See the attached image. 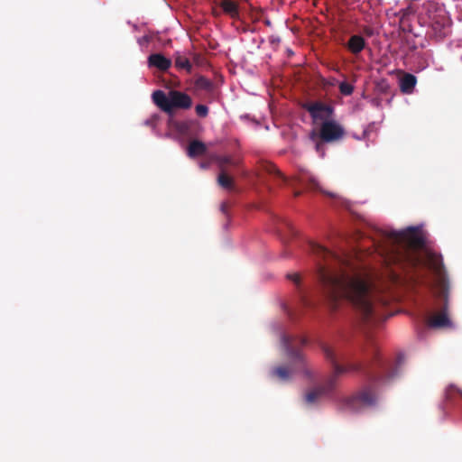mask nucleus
<instances>
[{
	"mask_svg": "<svg viewBox=\"0 0 462 462\" xmlns=\"http://www.w3.org/2000/svg\"><path fill=\"white\" fill-rule=\"evenodd\" d=\"M174 64L175 67L179 69H184L187 72H191L192 64L190 63L189 60L184 55L177 53L175 55Z\"/></svg>",
	"mask_w": 462,
	"mask_h": 462,
	"instance_id": "412c9836",
	"label": "nucleus"
},
{
	"mask_svg": "<svg viewBox=\"0 0 462 462\" xmlns=\"http://www.w3.org/2000/svg\"><path fill=\"white\" fill-rule=\"evenodd\" d=\"M417 83V79L411 73H405L400 80V88L402 93L411 94Z\"/></svg>",
	"mask_w": 462,
	"mask_h": 462,
	"instance_id": "f8f14e48",
	"label": "nucleus"
},
{
	"mask_svg": "<svg viewBox=\"0 0 462 462\" xmlns=\"http://www.w3.org/2000/svg\"><path fill=\"white\" fill-rule=\"evenodd\" d=\"M346 46L353 54H358L365 49V41L360 35H352Z\"/></svg>",
	"mask_w": 462,
	"mask_h": 462,
	"instance_id": "4468645a",
	"label": "nucleus"
},
{
	"mask_svg": "<svg viewBox=\"0 0 462 462\" xmlns=\"http://www.w3.org/2000/svg\"><path fill=\"white\" fill-rule=\"evenodd\" d=\"M446 291L447 290L445 288H443L442 293L445 298V301L447 302V291ZM428 326L432 328H451L452 327V322H451L450 319L448 318V312H447V303L445 304L443 310L440 312L432 315L428 319Z\"/></svg>",
	"mask_w": 462,
	"mask_h": 462,
	"instance_id": "1a4fd4ad",
	"label": "nucleus"
},
{
	"mask_svg": "<svg viewBox=\"0 0 462 462\" xmlns=\"http://www.w3.org/2000/svg\"><path fill=\"white\" fill-rule=\"evenodd\" d=\"M207 152L206 144L199 140H193L188 146V155L191 158L205 154Z\"/></svg>",
	"mask_w": 462,
	"mask_h": 462,
	"instance_id": "2eb2a0df",
	"label": "nucleus"
},
{
	"mask_svg": "<svg viewBox=\"0 0 462 462\" xmlns=\"http://www.w3.org/2000/svg\"><path fill=\"white\" fill-rule=\"evenodd\" d=\"M345 134L344 127L338 122L332 119L320 124L319 129H312L309 136L311 141L320 139L322 142L331 143L340 141Z\"/></svg>",
	"mask_w": 462,
	"mask_h": 462,
	"instance_id": "423d86ee",
	"label": "nucleus"
},
{
	"mask_svg": "<svg viewBox=\"0 0 462 462\" xmlns=\"http://www.w3.org/2000/svg\"><path fill=\"white\" fill-rule=\"evenodd\" d=\"M287 278L292 281L295 284L299 285L300 282V276L299 273H289L287 274Z\"/></svg>",
	"mask_w": 462,
	"mask_h": 462,
	"instance_id": "bb28decb",
	"label": "nucleus"
},
{
	"mask_svg": "<svg viewBox=\"0 0 462 462\" xmlns=\"http://www.w3.org/2000/svg\"><path fill=\"white\" fill-rule=\"evenodd\" d=\"M150 67H155L162 71H166L171 66V60L162 54H151L148 58Z\"/></svg>",
	"mask_w": 462,
	"mask_h": 462,
	"instance_id": "9d476101",
	"label": "nucleus"
},
{
	"mask_svg": "<svg viewBox=\"0 0 462 462\" xmlns=\"http://www.w3.org/2000/svg\"><path fill=\"white\" fill-rule=\"evenodd\" d=\"M213 13L215 15H219V13L216 9L213 11Z\"/></svg>",
	"mask_w": 462,
	"mask_h": 462,
	"instance_id": "7c9ffc66",
	"label": "nucleus"
},
{
	"mask_svg": "<svg viewBox=\"0 0 462 462\" xmlns=\"http://www.w3.org/2000/svg\"><path fill=\"white\" fill-rule=\"evenodd\" d=\"M195 112L199 117L205 118L208 116L209 109L206 105L199 104L195 106Z\"/></svg>",
	"mask_w": 462,
	"mask_h": 462,
	"instance_id": "5701e85b",
	"label": "nucleus"
},
{
	"mask_svg": "<svg viewBox=\"0 0 462 462\" xmlns=\"http://www.w3.org/2000/svg\"><path fill=\"white\" fill-rule=\"evenodd\" d=\"M314 142L316 143V144H315L316 151L323 156L324 155V143H326L322 142L320 139H317Z\"/></svg>",
	"mask_w": 462,
	"mask_h": 462,
	"instance_id": "a878e982",
	"label": "nucleus"
},
{
	"mask_svg": "<svg viewBox=\"0 0 462 462\" xmlns=\"http://www.w3.org/2000/svg\"><path fill=\"white\" fill-rule=\"evenodd\" d=\"M304 300V304L308 305L307 300Z\"/></svg>",
	"mask_w": 462,
	"mask_h": 462,
	"instance_id": "72a5a7b5",
	"label": "nucleus"
},
{
	"mask_svg": "<svg viewBox=\"0 0 462 462\" xmlns=\"http://www.w3.org/2000/svg\"><path fill=\"white\" fill-rule=\"evenodd\" d=\"M457 394H459L461 397H462V390H460L459 388H457L456 385L454 384H450L447 387L446 391H445V395H446V398L448 400H453V398L457 395Z\"/></svg>",
	"mask_w": 462,
	"mask_h": 462,
	"instance_id": "4be33fe9",
	"label": "nucleus"
},
{
	"mask_svg": "<svg viewBox=\"0 0 462 462\" xmlns=\"http://www.w3.org/2000/svg\"><path fill=\"white\" fill-rule=\"evenodd\" d=\"M321 349L326 358L333 366V374L326 381L305 394V402L308 404L315 403L321 396L331 393L337 383V377L348 371L360 372L372 383H384L394 376L393 371L379 356L378 348L372 344L369 349L365 351V361L351 363L343 366L337 363V358L334 351L327 345L323 344Z\"/></svg>",
	"mask_w": 462,
	"mask_h": 462,
	"instance_id": "7ed1b4c3",
	"label": "nucleus"
},
{
	"mask_svg": "<svg viewBox=\"0 0 462 462\" xmlns=\"http://www.w3.org/2000/svg\"><path fill=\"white\" fill-rule=\"evenodd\" d=\"M288 227H289V229H290V230H291V231H292V227L291 226V225H290V224H288Z\"/></svg>",
	"mask_w": 462,
	"mask_h": 462,
	"instance_id": "473e14b6",
	"label": "nucleus"
},
{
	"mask_svg": "<svg viewBox=\"0 0 462 462\" xmlns=\"http://www.w3.org/2000/svg\"><path fill=\"white\" fill-rule=\"evenodd\" d=\"M376 393L374 386L365 385L352 396L344 398L340 402V410L357 412L376 403Z\"/></svg>",
	"mask_w": 462,
	"mask_h": 462,
	"instance_id": "39448f33",
	"label": "nucleus"
},
{
	"mask_svg": "<svg viewBox=\"0 0 462 462\" xmlns=\"http://www.w3.org/2000/svg\"><path fill=\"white\" fill-rule=\"evenodd\" d=\"M310 250L319 259V281L333 308L344 298L355 307L364 322L385 319L384 309L390 302L389 297L377 288L365 271L358 270L319 244H310Z\"/></svg>",
	"mask_w": 462,
	"mask_h": 462,
	"instance_id": "f257e3e1",
	"label": "nucleus"
},
{
	"mask_svg": "<svg viewBox=\"0 0 462 462\" xmlns=\"http://www.w3.org/2000/svg\"><path fill=\"white\" fill-rule=\"evenodd\" d=\"M339 90L341 94L345 96H350L354 91V87L351 84L343 81L339 84Z\"/></svg>",
	"mask_w": 462,
	"mask_h": 462,
	"instance_id": "b1692460",
	"label": "nucleus"
},
{
	"mask_svg": "<svg viewBox=\"0 0 462 462\" xmlns=\"http://www.w3.org/2000/svg\"><path fill=\"white\" fill-rule=\"evenodd\" d=\"M365 33L368 36L372 35L373 34V31L371 28H368L366 27L365 30H364Z\"/></svg>",
	"mask_w": 462,
	"mask_h": 462,
	"instance_id": "c85d7f7f",
	"label": "nucleus"
},
{
	"mask_svg": "<svg viewBox=\"0 0 462 462\" xmlns=\"http://www.w3.org/2000/svg\"><path fill=\"white\" fill-rule=\"evenodd\" d=\"M229 208H230V205L226 201L222 202L220 205V211L225 216V217L226 218L227 221L230 220Z\"/></svg>",
	"mask_w": 462,
	"mask_h": 462,
	"instance_id": "393cba45",
	"label": "nucleus"
},
{
	"mask_svg": "<svg viewBox=\"0 0 462 462\" xmlns=\"http://www.w3.org/2000/svg\"><path fill=\"white\" fill-rule=\"evenodd\" d=\"M214 161L217 164L220 171H227L228 166L236 167L239 164L237 160H235L229 155H216Z\"/></svg>",
	"mask_w": 462,
	"mask_h": 462,
	"instance_id": "ddd939ff",
	"label": "nucleus"
},
{
	"mask_svg": "<svg viewBox=\"0 0 462 462\" xmlns=\"http://www.w3.org/2000/svg\"><path fill=\"white\" fill-rule=\"evenodd\" d=\"M298 182L300 184H308L310 189H319V185L317 179L308 172L300 173V175L298 178Z\"/></svg>",
	"mask_w": 462,
	"mask_h": 462,
	"instance_id": "aec40b11",
	"label": "nucleus"
},
{
	"mask_svg": "<svg viewBox=\"0 0 462 462\" xmlns=\"http://www.w3.org/2000/svg\"><path fill=\"white\" fill-rule=\"evenodd\" d=\"M194 87L197 90H205L207 92H212L214 90V83L204 76L196 78Z\"/></svg>",
	"mask_w": 462,
	"mask_h": 462,
	"instance_id": "a211bd4d",
	"label": "nucleus"
},
{
	"mask_svg": "<svg viewBox=\"0 0 462 462\" xmlns=\"http://www.w3.org/2000/svg\"><path fill=\"white\" fill-rule=\"evenodd\" d=\"M219 7L225 14L230 16L232 19L239 18V5L237 2L234 0H221Z\"/></svg>",
	"mask_w": 462,
	"mask_h": 462,
	"instance_id": "9b49d317",
	"label": "nucleus"
},
{
	"mask_svg": "<svg viewBox=\"0 0 462 462\" xmlns=\"http://www.w3.org/2000/svg\"><path fill=\"white\" fill-rule=\"evenodd\" d=\"M301 107L310 114L313 125H320L323 122L333 119L334 107L324 102H305L301 105Z\"/></svg>",
	"mask_w": 462,
	"mask_h": 462,
	"instance_id": "0eeeda50",
	"label": "nucleus"
},
{
	"mask_svg": "<svg viewBox=\"0 0 462 462\" xmlns=\"http://www.w3.org/2000/svg\"><path fill=\"white\" fill-rule=\"evenodd\" d=\"M391 248L385 253L387 261L402 269L426 267L441 278L444 274L442 257L430 250L421 251L424 238L415 227L402 232H391L387 235Z\"/></svg>",
	"mask_w": 462,
	"mask_h": 462,
	"instance_id": "f03ea898",
	"label": "nucleus"
},
{
	"mask_svg": "<svg viewBox=\"0 0 462 462\" xmlns=\"http://www.w3.org/2000/svg\"><path fill=\"white\" fill-rule=\"evenodd\" d=\"M300 191H296V192L294 193V196H295V197H298V196H300Z\"/></svg>",
	"mask_w": 462,
	"mask_h": 462,
	"instance_id": "c756f323",
	"label": "nucleus"
},
{
	"mask_svg": "<svg viewBox=\"0 0 462 462\" xmlns=\"http://www.w3.org/2000/svg\"><path fill=\"white\" fill-rule=\"evenodd\" d=\"M153 103L163 112L172 115L175 109H189L192 106V98L185 92L170 90L166 94L162 90H156L152 93Z\"/></svg>",
	"mask_w": 462,
	"mask_h": 462,
	"instance_id": "20e7f679",
	"label": "nucleus"
},
{
	"mask_svg": "<svg viewBox=\"0 0 462 462\" xmlns=\"http://www.w3.org/2000/svg\"><path fill=\"white\" fill-rule=\"evenodd\" d=\"M282 345L286 350L287 355L294 361L302 365V372L308 378H312L313 374L311 370L307 367L302 354L296 348V346H304L306 339L301 337H291L284 335L282 337Z\"/></svg>",
	"mask_w": 462,
	"mask_h": 462,
	"instance_id": "6e6552de",
	"label": "nucleus"
},
{
	"mask_svg": "<svg viewBox=\"0 0 462 462\" xmlns=\"http://www.w3.org/2000/svg\"><path fill=\"white\" fill-rule=\"evenodd\" d=\"M265 24H266V25H268V26H270V25H271V22H270V21H268V20H266V21H265Z\"/></svg>",
	"mask_w": 462,
	"mask_h": 462,
	"instance_id": "2f4dec72",
	"label": "nucleus"
},
{
	"mask_svg": "<svg viewBox=\"0 0 462 462\" xmlns=\"http://www.w3.org/2000/svg\"><path fill=\"white\" fill-rule=\"evenodd\" d=\"M217 181V184L225 189L233 190L235 188V181L233 178L227 174V171H220Z\"/></svg>",
	"mask_w": 462,
	"mask_h": 462,
	"instance_id": "6ab92c4d",
	"label": "nucleus"
},
{
	"mask_svg": "<svg viewBox=\"0 0 462 462\" xmlns=\"http://www.w3.org/2000/svg\"><path fill=\"white\" fill-rule=\"evenodd\" d=\"M270 42L273 43H273H278V42H280V38L272 36L270 38Z\"/></svg>",
	"mask_w": 462,
	"mask_h": 462,
	"instance_id": "cd10ccee",
	"label": "nucleus"
},
{
	"mask_svg": "<svg viewBox=\"0 0 462 462\" xmlns=\"http://www.w3.org/2000/svg\"><path fill=\"white\" fill-rule=\"evenodd\" d=\"M262 169L265 172L274 176L281 180L282 182L287 181L286 176L277 168V166L272 162H265L262 164Z\"/></svg>",
	"mask_w": 462,
	"mask_h": 462,
	"instance_id": "f3484780",
	"label": "nucleus"
},
{
	"mask_svg": "<svg viewBox=\"0 0 462 462\" xmlns=\"http://www.w3.org/2000/svg\"><path fill=\"white\" fill-rule=\"evenodd\" d=\"M271 375L280 381L287 382L291 378L292 370L287 366L280 365L272 369Z\"/></svg>",
	"mask_w": 462,
	"mask_h": 462,
	"instance_id": "dca6fc26",
	"label": "nucleus"
}]
</instances>
